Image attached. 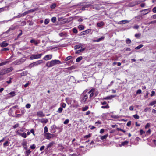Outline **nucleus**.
Instances as JSON below:
<instances>
[{
	"instance_id": "obj_12",
	"label": "nucleus",
	"mask_w": 156,
	"mask_h": 156,
	"mask_svg": "<svg viewBox=\"0 0 156 156\" xmlns=\"http://www.w3.org/2000/svg\"><path fill=\"white\" fill-rule=\"evenodd\" d=\"M37 115L39 117H43L44 116V115L43 114L42 111L38 112L37 113Z\"/></svg>"
},
{
	"instance_id": "obj_9",
	"label": "nucleus",
	"mask_w": 156,
	"mask_h": 156,
	"mask_svg": "<svg viewBox=\"0 0 156 156\" xmlns=\"http://www.w3.org/2000/svg\"><path fill=\"white\" fill-rule=\"evenodd\" d=\"M9 44L6 42V41H4L0 44V46L1 47H4L7 46Z\"/></svg>"
},
{
	"instance_id": "obj_38",
	"label": "nucleus",
	"mask_w": 156,
	"mask_h": 156,
	"mask_svg": "<svg viewBox=\"0 0 156 156\" xmlns=\"http://www.w3.org/2000/svg\"><path fill=\"white\" fill-rule=\"evenodd\" d=\"M56 4H55V3H54L51 5L50 7L51 9H54L56 7Z\"/></svg>"
},
{
	"instance_id": "obj_62",
	"label": "nucleus",
	"mask_w": 156,
	"mask_h": 156,
	"mask_svg": "<svg viewBox=\"0 0 156 156\" xmlns=\"http://www.w3.org/2000/svg\"><path fill=\"white\" fill-rule=\"evenodd\" d=\"M131 125V121H129L127 123V126H129Z\"/></svg>"
},
{
	"instance_id": "obj_40",
	"label": "nucleus",
	"mask_w": 156,
	"mask_h": 156,
	"mask_svg": "<svg viewBox=\"0 0 156 156\" xmlns=\"http://www.w3.org/2000/svg\"><path fill=\"white\" fill-rule=\"evenodd\" d=\"M14 29V28H10L5 32V33L8 34L10 31L13 30Z\"/></svg>"
},
{
	"instance_id": "obj_59",
	"label": "nucleus",
	"mask_w": 156,
	"mask_h": 156,
	"mask_svg": "<svg viewBox=\"0 0 156 156\" xmlns=\"http://www.w3.org/2000/svg\"><path fill=\"white\" fill-rule=\"evenodd\" d=\"M141 89H138L136 92V93L137 94H141Z\"/></svg>"
},
{
	"instance_id": "obj_45",
	"label": "nucleus",
	"mask_w": 156,
	"mask_h": 156,
	"mask_svg": "<svg viewBox=\"0 0 156 156\" xmlns=\"http://www.w3.org/2000/svg\"><path fill=\"white\" fill-rule=\"evenodd\" d=\"M133 117L136 119H139L140 117L139 115H137V114L133 116Z\"/></svg>"
},
{
	"instance_id": "obj_42",
	"label": "nucleus",
	"mask_w": 156,
	"mask_h": 156,
	"mask_svg": "<svg viewBox=\"0 0 156 156\" xmlns=\"http://www.w3.org/2000/svg\"><path fill=\"white\" fill-rule=\"evenodd\" d=\"M73 33L76 34L78 32V31L77 29L75 28H74L73 29Z\"/></svg>"
},
{
	"instance_id": "obj_25",
	"label": "nucleus",
	"mask_w": 156,
	"mask_h": 156,
	"mask_svg": "<svg viewBox=\"0 0 156 156\" xmlns=\"http://www.w3.org/2000/svg\"><path fill=\"white\" fill-rule=\"evenodd\" d=\"M83 59V57L82 56H80L76 59V61L77 62H79L80 61Z\"/></svg>"
},
{
	"instance_id": "obj_29",
	"label": "nucleus",
	"mask_w": 156,
	"mask_h": 156,
	"mask_svg": "<svg viewBox=\"0 0 156 156\" xmlns=\"http://www.w3.org/2000/svg\"><path fill=\"white\" fill-rule=\"evenodd\" d=\"M3 146L4 147L8 146L9 145V142L7 141L3 144Z\"/></svg>"
},
{
	"instance_id": "obj_49",
	"label": "nucleus",
	"mask_w": 156,
	"mask_h": 156,
	"mask_svg": "<svg viewBox=\"0 0 156 156\" xmlns=\"http://www.w3.org/2000/svg\"><path fill=\"white\" fill-rule=\"evenodd\" d=\"M106 113H103L101 115V117L103 119L106 118Z\"/></svg>"
},
{
	"instance_id": "obj_17",
	"label": "nucleus",
	"mask_w": 156,
	"mask_h": 156,
	"mask_svg": "<svg viewBox=\"0 0 156 156\" xmlns=\"http://www.w3.org/2000/svg\"><path fill=\"white\" fill-rule=\"evenodd\" d=\"M55 144V143L54 141H52L51 142H50L49 143V144L47 145V149L48 148H50L52 147L53 145Z\"/></svg>"
},
{
	"instance_id": "obj_23",
	"label": "nucleus",
	"mask_w": 156,
	"mask_h": 156,
	"mask_svg": "<svg viewBox=\"0 0 156 156\" xmlns=\"http://www.w3.org/2000/svg\"><path fill=\"white\" fill-rule=\"evenodd\" d=\"M85 48H83V49H80V50H77V51H76V52L75 53L76 54L80 53L81 52L83 51H84L85 50Z\"/></svg>"
},
{
	"instance_id": "obj_35",
	"label": "nucleus",
	"mask_w": 156,
	"mask_h": 156,
	"mask_svg": "<svg viewBox=\"0 0 156 156\" xmlns=\"http://www.w3.org/2000/svg\"><path fill=\"white\" fill-rule=\"evenodd\" d=\"M143 45L142 44H140L138 46L135 48V49L136 50H138L140 49L141 48L143 47Z\"/></svg>"
},
{
	"instance_id": "obj_5",
	"label": "nucleus",
	"mask_w": 156,
	"mask_h": 156,
	"mask_svg": "<svg viewBox=\"0 0 156 156\" xmlns=\"http://www.w3.org/2000/svg\"><path fill=\"white\" fill-rule=\"evenodd\" d=\"M44 136L46 139L49 140L51 138L53 137L54 136V135L49 133H45Z\"/></svg>"
},
{
	"instance_id": "obj_10",
	"label": "nucleus",
	"mask_w": 156,
	"mask_h": 156,
	"mask_svg": "<svg viewBox=\"0 0 156 156\" xmlns=\"http://www.w3.org/2000/svg\"><path fill=\"white\" fill-rule=\"evenodd\" d=\"M43 60H39L37 61L34 62V66H36L39 65L40 64L42 63L43 62Z\"/></svg>"
},
{
	"instance_id": "obj_55",
	"label": "nucleus",
	"mask_w": 156,
	"mask_h": 156,
	"mask_svg": "<svg viewBox=\"0 0 156 156\" xmlns=\"http://www.w3.org/2000/svg\"><path fill=\"white\" fill-rule=\"evenodd\" d=\"M66 105L65 103H62L61 104V106L63 108H65L66 107Z\"/></svg>"
},
{
	"instance_id": "obj_16",
	"label": "nucleus",
	"mask_w": 156,
	"mask_h": 156,
	"mask_svg": "<svg viewBox=\"0 0 156 156\" xmlns=\"http://www.w3.org/2000/svg\"><path fill=\"white\" fill-rule=\"evenodd\" d=\"M26 151L25 152V153L26 155V156H28L29 155L30 153L31 152V151L30 149H26Z\"/></svg>"
},
{
	"instance_id": "obj_28",
	"label": "nucleus",
	"mask_w": 156,
	"mask_h": 156,
	"mask_svg": "<svg viewBox=\"0 0 156 156\" xmlns=\"http://www.w3.org/2000/svg\"><path fill=\"white\" fill-rule=\"evenodd\" d=\"M156 104V101H154L152 102H151L149 104V105L150 106H153L154 105Z\"/></svg>"
},
{
	"instance_id": "obj_34",
	"label": "nucleus",
	"mask_w": 156,
	"mask_h": 156,
	"mask_svg": "<svg viewBox=\"0 0 156 156\" xmlns=\"http://www.w3.org/2000/svg\"><path fill=\"white\" fill-rule=\"evenodd\" d=\"M128 143L129 142L128 141H125L122 142V143L121 144L122 146H124V145H126L127 144H128Z\"/></svg>"
},
{
	"instance_id": "obj_33",
	"label": "nucleus",
	"mask_w": 156,
	"mask_h": 156,
	"mask_svg": "<svg viewBox=\"0 0 156 156\" xmlns=\"http://www.w3.org/2000/svg\"><path fill=\"white\" fill-rule=\"evenodd\" d=\"M72 58V57L71 56H69L67 57L65 59V61H67L68 60L71 59Z\"/></svg>"
},
{
	"instance_id": "obj_11",
	"label": "nucleus",
	"mask_w": 156,
	"mask_h": 156,
	"mask_svg": "<svg viewBox=\"0 0 156 156\" xmlns=\"http://www.w3.org/2000/svg\"><path fill=\"white\" fill-rule=\"evenodd\" d=\"M94 91V89H92L90 90L89 92H88V94L90 93V95L89 98H91L92 97L94 94L93 93V92Z\"/></svg>"
},
{
	"instance_id": "obj_43",
	"label": "nucleus",
	"mask_w": 156,
	"mask_h": 156,
	"mask_svg": "<svg viewBox=\"0 0 156 156\" xmlns=\"http://www.w3.org/2000/svg\"><path fill=\"white\" fill-rule=\"evenodd\" d=\"M49 22V20L48 19H46L44 21V24L45 25L48 24Z\"/></svg>"
},
{
	"instance_id": "obj_6",
	"label": "nucleus",
	"mask_w": 156,
	"mask_h": 156,
	"mask_svg": "<svg viewBox=\"0 0 156 156\" xmlns=\"http://www.w3.org/2000/svg\"><path fill=\"white\" fill-rule=\"evenodd\" d=\"M90 9H95L97 10H99L101 9V8L99 5L94 4L91 5L90 6Z\"/></svg>"
},
{
	"instance_id": "obj_31",
	"label": "nucleus",
	"mask_w": 156,
	"mask_h": 156,
	"mask_svg": "<svg viewBox=\"0 0 156 156\" xmlns=\"http://www.w3.org/2000/svg\"><path fill=\"white\" fill-rule=\"evenodd\" d=\"M126 42L127 44H130L131 42V40L129 38H127L126 40Z\"/></svg>"
},
{
	"instance_id": "obj_3",
	"label": "nucleus",
	"mask_w": 156,
	"mask_h": 156,
	"mask_svg": "<svg viewBox=\"0 0 156 156\" xmlns=\"http://www.w3.org/2000/svg\"><path fill=\"white\" fill-rule=\"evenodd\" d=\"M43 55L42 53L39 54H32L30 57V59L31 60L38 59L40 58Z\"/></svg>"
},
{
	"instance_id": "obj_27",
	"label": "nucleus",
	"mask_w": 156,
	"mask_h": 156,
	"mask_svg": "<svg viewBox=\"0 0 156 156\" xmlns=\"http://www.w3.org/2000/svg\"><path fill=\"white\" fill-rule=\"evenodd\" d=\"M91 31V29H88L86 30L85 31H83V32L85 33V34H86L89 33Z\"/></svg>"
},
{
	"instance_id": "obj_41",
	"label": "nucleus",
	"mask_w": 156,
	"mask_h": 156,
	"mask_svg": "<svg viewBox=\"0 0 156 156\" xmlns=\"http://www.w3.org/2000/svg\"><path fill=\"white\" fill-rule=\"evenodd\" d=\"M69 80L70 81H73V82H74L75 81L74 77L73 76H70L69 78Z\"/></svg>"
},
{
	"instance_id": "obj_36",
	"label": "nucleus",
	"mask_w": 156,
	"mask_h": 156,
	"mask_svg": "<svg viewBox=\"0 0 156 156\" xmlns=\"http://www.w3.org/2000/svg\"><path fill=\"white\" fill-rule=\"evenodd\" d=\"M141 36V34L140 33L136 34L135 35V37L137 38H139Z\"/></svg>"
},
{
	"instance_id": "obj_56",
	"label": "nucleus",
	"mask_w": 156,
	"mask_h": 156,
	"mask_svg": "<svg viewBox=\"0 0 156 156\" xmlns=\"http://www.w3.org/2000/svg\"><path fill=\"white\" fill-rule=\"evenodd\" d=\"M20 125V124H16L14 125L13 126V128H14V129H15L16 128H17V127H18Z\"/></svg>"
},
{
	"instance_id": "obj_54",
	"label": "nucleus",
	"mask_w": 156,
	"mask_h": 156,
	"mask_svg": "<svg viewBox=\"0 0 156 156\" xmlns=\"http://www.w3.org/2000/svg\"><path fill=\"white\" fill-rule=\"evenodd\" d=\"M24 61H25L24 60H23V61H18V62H17L16 63V64H18V65H20V64L23 63V62H24Z\"/></svg>"
},
{
	"instance_id": "obj_37",
	"label": "nucleus",
	"mask_w": 156,
	"mask_h": 156,
	"mask_svg": "<svg viewBox=\"0 0 156 156\" xmlns=\"http://www.w3.org/2000/svg\"><path fill=\"white\" fill-rule=\"evenodd\" d=\"M88 108V107L87 106H86L84 107L83 108L82 110L83 111H85L87 110Z\"/></svg>"
},
{
	"instance_id": "obj_57",
	"label": "nucleus",
	"mask_w": 156,
	"mask_h": 156,
	"mask_svg": "<svg viewBox=\"0 0 156 156\" xmlns=\"http://www.w3.org/2000/svg\"><path fill=\"white\" fill-rule=\"evenodd\" d=\"M15 92L14 91H12L10 92L9 93V94L11 95H12V96H14L15 95Z\"/></svg>"
},
{
	"instance_id": "obj_8",
	"label": "nucleus",
	"mask_w": 156,
	"mask_h": 156,
	"mask_svg": "<svg viewBox=\"0 0 156 156\" xmlns=\"http://www.w3.org/2000/svg\"><path fill=\"white\" fill-rule=\"evenodd\" d=\"M52 57V55H46L43 58V59L45 60H48L51 59Z\"/></svg>"
},
{
	"instance_id": "obj_14",
	"label": "nucleus",
	"mask_w": 156,
	"mask_h": 156,
	"mask_svg": "<svg viewBox=\"0 0 156 156\" xmlns=\"http://www.w3.org/2000/svg\"><path fill=\"white\" fill-rule=\"evenodd\" d=\"M40 122L41 123H46L48 122V120L47 119L43 118L40 120Z\"/></svg>"
},
{
	"instance_id": "obj_4",
	"label": "nucleus",
	"mask_w": 156,
	"mask_h": 156,
	"mask_svg": "<svg viewBox=\"0 0 156 156\" xmlns=\"http://www.w3.org/2000/svg\"><path fill=\"white\" fill-rule=\"evenodd\" d=\"M81 102L85 103L87 99L88 98V96L87 94H84L83 92L81 95Z\"/></svg>"
},
{
	"instance_id": "obj_15",
	"label": "nucleus",
	"mask_w": 156,
	"mask_h": 156,
	"mask_svg": "<svg viewBox=\"0 0 156 156\" xmlns=\"http://www.w3.org/2000/svg\"><path fill=\"white\" fill-rule=\"evenodd\" d=\"M129 21L126 20H123L119 22L118 23V24H124L126 23H129Z\"/></svg>"
},
{
	"instance_id": "obj_64",
	"label": "nucleus",
	"mask_w": 156,
	"mask_h": 156,
	"mask_svg": "<svg viewBox=\"0 0 156 156\" xmlns=\"http://www.w3.org/2000/svg\"><path fill=\"white\" fill-rule=\"evenodd\" d=\"M45 147L44 146H42L40 148V150L41 151H42L44 148Z\"/></svg>"
},
{
	"instance_id": "obj_51",
	"label": "nucleus",
	"mask_w": 156,
	"mask_h": 156,
	"mask_svg": "<svg viewBox=\"0 0 156 156\" xmlns=\"http://www.w3.org/2000/svg\"><path fill=\"white\" fill-rule=\"evenodd\" d=\"M9 48H2L1 49V51H9Z\"/></svg>"
},
{
	"instance_id": "obj_30",
	"label": "nucleus",
	"mask_w": 156,
	"mask_h": 156,
	"mask_svg": "<svg viewBox=\"0 0 156 156\" xmlns=\"http://www.w3.org/2000/svg\"><path fill=\"white\" fill-rule=\"evenodd\" d=\"M51 20L53 23H55L56 20V17H52L51 19Z\"/></svg>"
},
{
	"instance_id": "obj_50",
	"label": "nucleus",
	"mask_w": 156,
	"mask_h": 156,
	"mask_svg": "<svg viewBox=\"0 0 156 156\" xmlns=\"http://www.w3.org/2000/svg\"><path fill=\"white\" fill-rule=\"evenodd\" d=\"M48 132V128L47 126H45L44 128V132L46 133Z\"/></svg>"
},
{
	"instance_id": "obj_32",
	"label": "nucleus",
	"mask_w": 156,
	"mask_h": 156,
	"mask_svg": "<svg viewBox=\"0 0 156 156\" xmlns=\"http://www.w3.org/2000/svg\"><path fill=\"white\" fill-rule=\"evenodd\" d=\"M109 108V105L108 104H107L105 106H102L101 107V108L103 109H105V108Z\"/></svg>"
},
{
	"instance_id": "obj_47",
	"label": "nucleus",
	"mask_w": 156,
	"mask_h": 156,
	"mask_svg": "<svg viewBox=\"0 0 156 156\" xmlns=\"http://www.w3.org/2000/svg\"><path fill=\"white\" fill-rule=\"evenodd\" d=\"M69 120L68 119H66L64 122V124H67L69 123Z\"/></svg>"
},
{
	"instance_id": "obj_39",
	"label": "nucleus",
	"mask_w": 156,
	"mask_h": 156,
	"mask_svg": "<svg viewBox=\"0 0 156 156\" xmlns=\"http://www.w3.org/2000/svg\"><path fill=\"white\" fill-rule=\"evenodd\" d=\"M24 16V14L23 13L20 14L19 13V15L16 16V18H20L21 17H23Z\"/></svg>"
},
{
	"instance_id": "obj_58",
	"label": "nucleus",
	"mask_w": 156,
	"mask_h": 156,
	"mask_svg": "<svg viewBox=\"0 0 156 156\" xmlns=\"http://www.w3.org/2000/svg\"><path fill=\"white\" fill-rule=\"evenodd\" d=\"M25 138L27 137L26 134V133H22V134L21 136Z\"/></svg>"
},
{
	"instance_id": "obj_1",
	"label": "nucleus",
	"mask_w": 156,
	"mask_h": 156,
	"mask_svg": "<svg viewBox=\"0 0 156 156\" xmlns=\"http://www.w3.org/2000/svg\"><path fill=\"white\" fill-rule=\"evenodd\" d=\"M61 63V62L60 61L58 60L55 59L48 62L46 63V66L48 67H52L57 64Z\"/></svg>"
},
{
	"instance_id": "obj_61",
	"label": "nucleus",
	"mask_w": 156,
	"mask_h": 156,
	"mask_svg": "<svg viewBox=\"0 0 156 156\" xmlns=\"http://www.w3.org/2000/svg\"><path fill=\"white\" fill-rule=\"evenodd\" d=\"M153 12L154 13H156V7H154L152 9Z\"/></svg>"
},
{
	"instance_id": "obj_24",
	"label": "nucleus",
	"mask_w": 156,
	"mask_h": 156,
	"mask_svg": "<svg viewBox=\"0 0 156 156\" xmlns=\"http://www.w3.org/2000/svg\"><path fill=\"white\" fill-rule=\"evenodd\" d=\"M78 28L80 30H82L84 29V27L83 25H80L78 26Z\"/></svg>"
},
{
	"instance_id": "obj_20",
	"label": "nucleus",
	"mask_w": 156,
	"mask_h": 156,
	"mask_svg": "<svg viewBox=\"0 0 156 156\" xmlns=\"http://www.w3.org/2000/svg\"><path fill=\"white\" fill-rule=\"evenodd\" d=\"M104 24V23L102 22L101 21L100 23H97V25L98 27H100L103 26Z\"/></svg>"
},
{
	"instance_id": "obj_63",
	"label": "nucleus",
	"mask_w": 156,
	"mask_h": 156,
	"mask_svg": "<svg viewBox=\"0 0 156 156\" xmlns=\"http://www.w3.org/2000/svg\"><path fill=\"white\" fill-rule=\"evenodd\" d=\"M145 132H144V131L142 130L141 129L140 130V134L141 135H142L144 133H145Z\"/></svg>"
},
{
	"instance_id": "obj_7",
	"label": "nucleus",
	"mask_w": 156,
	"mask_h": 156,
	"mask_svg": "<svg viewBox=\"0 0 156 156\" xmlns=\"http://www.w3.org/2000/svg\"><path fill=\"white\" fill-rule=\"evenodd\" d=\"M150 11V9H148L144 10H142L141 11V12L142 13V14L144 15L148 14Z\"/></svg>"
},
{
	"instance_id": "obj_13",
	"label": "nucleus",
	"mask_w": 156,
	"mask_h": 156,
	"mask_svg": "<svg viewBox=\"0 0 156 156\" xmlns=\"http://www.w3.org/2000/svg\"><path fill=\"white\" fill-rule=\"evenodd\" d=\"M105 38V37L102 36L101 37L99 38L97 40H93V42H99L100 41H101L102 40H103Z\"/></svg>"
},
{
	"instance_id": "obj_46",
	"label": "nucleus",
	"mask_w": 156,
	"mask_h": 156,
	"mask_svg": "<svg viewBox=\"0 0 156 156\" xmlns=\"http://www.w3.org/2000/svg\"><path fill=\"white\" fill-rule=\"evenodd\" d=\"M63 110V109L61 107H60L58 109V112L59 113H61Z\"/></svg>"
},
{
	"instance_id": "obj_19",
	"label": "nucleus",
	"mask_w": 156,
	"mask_h": 156,
	"mask_svg": "<svg viewBox=\"0 0 156 156\" xmlns=\"http://www.w3.org/2000/svg\"><path fill=\"white\" fill-rule=\"evenodd\" d=\"M83 47V45L82 44H79L75 45L74 47L76 49H78L80 48H82Z\"/></svg>"
},
{
	"instance_id": "obj_22",
	"label": "nucleus",
	"mask_w": 156,
	"mask_h": 156,
	"mask_svg": "<svg viewBox=\"0 0 156 156\" xmlns=\"http://www.w3.org/2000/svg\"><path fill=\"white\" fill-rule=\"evenodd\" d=\"M28 72L27 71H25L21 73V76H25L27 75V74H28Z\"/></svg>"
},
{
	"instance_id": "obj_44",
	"label": "nucleus",
	"mask_w": 156,
	"mask_h": 156,
	"mask_svg": "<svg viewBox=\"0 0 156 156\" xmlns=\"http://www.w3.org/2000/svg\"><path fill=\"white\" fill-rule=\"evenodd\" d=\"M30 148L32 149H34L36 148V146L34 144H33L30 146Z\"/></svg>"
},
{
	"instance_id": "obj_53",
	"label": "nucleus",
	"mask_w": 156,
	"mask_h": 156,
	"mask_svg": "<svg viewBox=\"0 0 156 156\" xmlns=\"http://www.w3.org/2000/svg\"><path fill=\"white\" fill-rule=\"evenodd\" d=\"M34 66L33 62V63L30 64L29 66V67L30 68H31Z\"/></svg>"
},
{
	"instance_id": "obj_48",
	"label": "nucleus",
	"mask_w": 156,
	"mask_h": 156,
	"mask_svg": "<svg viewBox=\"0 0 156 156\" xmlns=\"http://www.w3.org/2000/svg\"><path fill=\"white\" fill-rule=\"evenodd\" d=\"M31 106V105L30 104H27L26 105V107L27 108H29Z\"/></svg>"
},
{
	"instance_id": "obj_21",
	"label": "nucleus",
	"mask_w": 156,
	"mask_h": 156,
	"mask_svg": "<svg viewBox=\"0 0 156 156\" xmlns=\"http://www.w3.org/2000/svg\"><path fill=\"white\" fill-rule=\"evenodd\" d=\"M108 136V134H106L104 136H101L100 138L101 140H102L106 139L107 137Z\"/></svg>"
},
{
	"instance_id": "obj_18",
	"label": "nucleus",
	"mask_w": 156,
	"mask_h": 156,
	"mask_svg": "<svg viewBox=\"0 0 156 156\" xmlns=\"http://www.w3.org/2000/svg\"><path fill=\"white\" fill-rule=\"evenodd\" d=\"M27 142H23L22 144V145L23 146L24 149H25V150L27 149Z\"/></svg>"
},
{
	"instance_id": "obj_60",
	"label": "nucleus",
	"mask_w": 156,
	"mask_h": 156,
	"mask_svg": "<svg viewBox=\"0 0 156 156\" xmlns=\"http://www.w3.org/2000/svg\"><path fill=\"white\" fill-rule=\"evenodd\" d=\"M155 94V91H152L151 92V94L150 96L151 97H152L153 95H154Z\"/></svg>"
},
{
	"instance_id": "obj_2",
	"label": "nucleus",
	"mask_w": 156,
	"mask_h": 156,
	"mask_svg": "<svg viewBox=\"0 0 156 156\" xmlns=\"http://www.w3.org/2000/svg\"><path fill=\"white\" fill-rule=\"evenodd\" d=\"M13 70L12 67H10L2 70L0 71V75H3Z\"/></svg>"
},
{
	"instance_id": "obj_52",
	"label": "nucleus",
	"mask_w": 156,
	"mask_h": 156,
	"mask_svg": "<svg viewBox=\"0 0 156 156\" xmlns=\"http://www.w3.org/2000/svg\"><path fill=\"white\" fill-rule=\"evenodd\" d=\"M150 124L149 123H147L145 125V129H147L148 128L150 127Z\"/></svg>"
},
{
	"instance_id": "obj_26",
	"label": "nucleus",
	"mask_w": 156,
	"mask_h": 156,
	"mask_svg": "<svg viewBox=\"0 0 156 156\" xmlns=\"http://www.w3.org/2000/svg\"><path fill=\"white\" fill-rule=\"evenodd\" d=\"M30 42L31 43H34V44L36 45H37L38 44V42L35 41V40L34 39L31 40L30 41Z\"/></svg>"
}]
</instances>
